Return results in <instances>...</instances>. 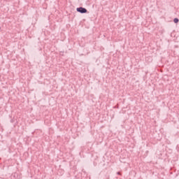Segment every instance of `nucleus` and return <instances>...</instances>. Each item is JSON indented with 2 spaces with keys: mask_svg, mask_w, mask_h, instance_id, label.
<instances>
[{
  "mask_svg": "<svg viewBox=\"0 0 179 179\" xmlns=\"http://www.w3.org/2000/svg\"><path fill=\"white\" fill-rule=\"evenodd\" d=\"M77 12H80V13H87V10L85 8L80 7V8H77Z\"/></svg>",
  "mask_w": 179,
  "mask_h": 179,
  "instance_id": "obj_1",
  "label": "nucleus"
},
{
  "mask_svg": "<svg viewBox=\"0 0 179 179\" xmlns=\"http://www.w3.org/2000/svg\"><path fill=\"white\" fill-rule=\"evenodd\" d=\"M173 22L174 23H178L179 22L178 18H174Z\"/></svg>",
  "mask_w": 179,
  "mask_h": 179,
  "instance_id": "obj_2",
  "label": "nucleus"
},
{
  "mask_svg": "<svg viewBox=\"0 0 179 179\" xmlns=\"http://www.w3.org/2000/svg\"><path fill=\"white\" fill-rule=\"evenodd\" d=\"M117 175L118 176H121V173L120 172H117Z\"/></svg>",
  "mask_w": 179,
  "mask_h": 179,
  "instance_id": "obj_3",
  "label": "nucleus"
},
{
  "mask_svg": "<svg viewBox=\"0 0 179 179\" xmlns=\"http://www.w3.org/2000/svg\"><path fill=\"white\" fill-rule=\"evenodd\" d=\"M0 30H1V27H0Z\"/></svg>",
  "mask_w": 179,
  "mask_h": 179,
  "instance_id": "obj_4",
  "label": "nucleus"
}]
</instances>
